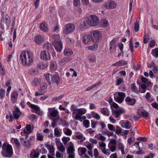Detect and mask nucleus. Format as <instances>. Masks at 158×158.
Masks as SVG:
<instances>
[{
	"label": "nucleus",
	"mask_w": 158,
	"mask_h": 158,
	"mask_svg": "<svg viewBox=\"0 0 158 158\" xmlns=\"http://www.w3.org/2000/svg\"><path fill=\"white\" fill-rule=\"evenodd\" d=\"M75 150L74 146L73 145H71L67 149V153H74Z\"/></svg>",
	"instance_id": "obj_32"
},
{
	"label": "nucleus",
	"mask_w": 158,
	"mask_h": 158,
	"mask_svg": "<svg viewBox=\"0 0 158 158\" xmlns=\"http://www.w3.org/2000/svg\"><path fill=\"white\" fill-rule=\"evenodd\" d=\"M152 54L153 56L156 58L158 57V48H156L152 51Z\"/></svg>",
	"instance_id": "obj_41"
},
{
	"label": "nucleus",
	"mask_w": 158,
	"mask_h": 158,
	"mask_svg": "<svg viewBox=\"0 0 158 158\" xmlns=\"http://www.w3.org/2000/svg\"><path fill=\"white\" fill-rule=\"evenodd\" d=\"M123 79L121 78H119L116 82V85H119L121 83H124Z\"/></svg>",
	"instance_id": "obj_59"
},
{
	"label": "nucleus",
	"mask_w": 158,
	"mask_h": 158,
	"mask_svg": "<svg viewBox=\"0 0 158 158\" xmlns=\"http://www.w3.org/2000/svg\"><path fill=\"white\" fill-rule=\"evenodd\" d=\"M114 99L116 102L119 103H122L124 100L122 98L119 97V96L117 97L114 96Z\"/></svg>",
	"instance_id": "obj_48"
},
{
	"label": "nucleus",
	"mask_w": 158,
	"mask_h": 158,
	"mask_svg": "<svg viewBox=\"0 0 158 158\" xmlns=\"http://www.w3.org/2000/svg\"><path fill=\"white\" fill-rule=\"evenodd\" d=\"M124 112V110L122 108H120L118 110H114L112 109V113L113 115L115 118L119 117L121 114Z\"/></svg>",
	"instance_id": "obj_13"
},
{
	"label": "nucleus",
	"mask_w": 158,
	"mask_h": 158,
	"mask_svg": "<svg viewBox=\"0 0 158 158\" xmlns=\"http://www.w3.org/2000/svg\"><path fill=\"white\" fill-rule=\"evenodd\" d=\"M48 85L46 83H44L40 85V91L44 94L47 91Z\"/></svg>",
	"instance_id": "obj_22"
},
{
	"label": "nucleus",
	"mask_w": 158,
	"mask_h": 158,
	"mask_svg": "<svg viewBox=\"0 0 158 158\" xmlns=\"http://www.w3.org/2000/svg\"><path fill=\"white\" fill-rule=\"evenodd\" d=\"M139 23L136 21L135 23L134 24V29L135 32H138L139 31Z\"/></svg>",
	"instance_id": "obj_52"
},
{
	"label": "nucleus",
	"mask_w": 158,
	"mask_h": 158,
	"mask_svg": "<svg viewBox=\"0 0 158 158\" xmlns=\"http://www.w3.org/2000/svg\"><path fill=\"white\" fill-rule=\"evenodd\" d=\"M39 66L40 69H46L48 66V65L47 64H41L40 65H39Z\"/></svg>",
	"instance_id": "obj_64"
},
{
	"label": "nucleus",
	"mask_w": 158,
	"mask_h": 158,
	"mask_svg": "<svg viewBox=\"0 0 158 158\" xmlns=\"http://www.w3.org/2000/svg\"><path fill=\"white\" fill-rule=\"evenodd\" d=\"M123 124L124 126V127H124L126 129H129L131 127V123L128 121L124 122V123H123Z\"/></svg>",
	"instance_id": "obj_36"
},
{
	"label": "nucleus",
	"mask_w": 158,
	"mask_h": 158,
	"mask_svg": "<svg viewBox=\"0 0 158 158\" xmlns=\"http://www.w3.org/2000/svg\"><path fill=\"white\" fill-rule=\"evenodd\" d=\"M2 149L1 152L2 156L5 157L10 158L13 155L12 147L6 142H4L2 147Z\"/></svg>",
	"instance_id": "obj_2"
},
{
	"label": "nucleus",
	"mask_w": 158,
	"mask_h": 158,
	"mask_svg": "<svg viewBox=\"0 0 158 158\" xmlns=\"http://www.w3.org/2000/svg\"><path fill=\"white\" fill-rule=\"evenodd\" d=\"M65 40L66 42L69 44H73L74 43V40L72 38H69L68 36H67Z\"/></svg>",
	"instance_id": "obj_45"
},
{
	"label": "nucleus",
	"mask_w": 158,
	"mask_h": 158,
	"mask_svg": "<svg viewBox=\"0 0 158 158\" xmlns=\"http://www.w3.org/2000/svg\"><path fill=\"white\" fill-rule=\"evenodd\" d=\"M116 42L115 40H112L110 43V52L111 53H114L116 50Z\"/></svg>",
	"instance_id": "obj_18"
},
{
	"label": "nucleus",
	"mask_w": 158,
	"mask_h": 158,
	"mask_svg": "<svg viewBox=\"0 0 158 158\" xmlns=\"http://www.w3.org/2000/svg\"><path fill=\"white\" fill-rule=\"evenodd\" d=\"M98 124L101 127V129L103 130L106 128V126L105 124L102 121L98 122Z\"/></svg>",
	"instance_id": "obj_53"
},
{
	"label": "nucleus",
	"mask_w": 158,
	"mask_h": 158,
	"mask_svg": "<svg viewBox=\"0 0 158 158\" xmlns=\"http://www.w3.org/2000/svg\"><path fill=\"white\" fill-rule=\"evenodd\" d=\"M91 37L92 40L94 42H98L101 38V34L100 31L98 30H94L90 33Z\"/></svg>",
	"instance_id": "obj_6"
},
{
	"label": "nucleus",
	"mask_w": 158,
	"mask_h": 158,
	"mask_svg": "<svg viewBox=\"0 0 158 158\" xmlns=\"http://www.w3.org/2000/svg\"><path fill=\"white\" fill-rule=\"evenodd\" d=\"M116 138L111 139L110 142L108 145V147L112 152H114L116 150Z\"/></svg>",
	"instance_id": "obj_12"
},
{
	"label": "nucleus",
	"mask_w": 158,
	"mask_h": 158,
	"mask_svg": "<svg viewBox=\"0 0 158 158\" xmlns=\"http://www.w3.org/2000/svg\"><path fill=\"white\" fill-rule=\"evenodd\" d=\"M76 106L74 104H72L70 107V110L73 112V116L74 114L76 115L74 118L77 120H80L81 119V116L85 114L86 112V109L84 108H77Z\"/></svg>",
	"instance_id": "obj_3"
},
{
	"label": "nucleus",
	"mask_w": 158,
	"mask_h": 158,
	"mask_svg": "<svg viewBox=\"0 0 158 158\" xmlns=\"http://www.w3.org/2000/svg\"><path fill=\"white\" fill-rule=\"evenodd\" d=\"M140 113L141 116H142L144 118L148 117L149 114L148 112L145 110L142 111Z\"/></svg>",
	"instance_id": "obj_56"
},
{
	"label": "nucleus",
	"mask_w": 158,
	"mask_h": 158,
	"mask_svg": "<svg viewBox=\"0 0 158 158\" xmlns=\"http://www.w3.org/2000/svg\"><path fill=\"white\" fill-rule=\"evenodd\" d=\"M40 28L41 30L47 32L48 31V28L47 27V25L44 22H43L40 24Z\"/></svg>",
	"instance_id": "obj_26"
},
{
	"label": "nucleus",
	"mask_w": 158,
	"mask_h": 158,
	"mask_svg": "<svg viewBox=\"0 0 158 158\" xmlns=\"http://www.w3.org/2000/svg\"><path fill=\"white\" fill-rule=\"evenodd\" d=\"M145 97L147 101L149 102H151L153 101V99L151 98L150 94L149 92H147L146 93Z\"/></svg>",
	"instance_id": "obj_42"
},
{
	"label": "nucleus",
	"mask_w": 158,
	"mask_h": 158,
	"mask_svg": "<svg viewBox=\"0 0 158 158\" xmlns=\"http://www.w3.org/2000/svg\"><path fill=\"white\" fill-rule=\"evenodd\" d=\"M88 60L90 62H95L96 61V57L94 55H90L88 57Z\"/></svg>",
	"instance_id": "obj_40"
},
{
	"label": "nucleus",
	"mask_w": 158,
	"mask_h": 158,
	"mask_svg": "<svg viewBox=\"0 0 158 158\" xmlns=\"http://www.w3.org/2000/svg\"><path fill=\"white\" fill-rule=\"evenodd\" d=\"M108 24V21L105 19H102L101 21V24L102 27H106Z\"/></svg>",
	"instance_id": "obj_46"
},
{
	"label": "nucleus",
	"mask_w": 158,
	"mask_h": 158,
	"mask_svg": "<svg viewBox=\"0 0 158 158\" xmlns=\"http://www.w3.org/2000/svg\"><path fill=\"white\" fill-rule=\"evenodd\" d=\"M43 38L40 35H37L36 36L35 40V43L39 45L42 44L43 42Z\"/></svg>",
	"instance_id": "obj_23"
},
{
	"label": "nucleus",
	"mask_w": 158,
	"mask_h": 158,
	"mask_svg": "<svg viewBox=\"0 0 158 158\" xmlns=\"http://www.w3.org/2000/svg\"><path fill=\"white\" fill-rule=\"evenodd\" d=\"M58 149L61 152H64L65 151L64 147L62 145H61L57 147Z\"/></svg>",
	"instance_id": "obj_60"
},
{
	"label": "nucleus",
	"mask_w": 158,
	"mask_h": 158,
	"mask_svg": "<svg viewBox=\"0 0 158 158\" xmlns=\"http://www.w3.org/2000/svg\"><path fill=\"white\" fill-rule=\"evenodd\" d=\"M60 82V79L58 74L54 75L52 76V83H55L58 85L59 84Z\"/></svg>",
	"instance_id": "obj_20"
},
{
	"label": "nucleus",
	"mask_w": 158,
	"mask_h": 158,
	"mask_svg": "<svg viewBox=\"0 0 158 158\" xmlns=\"http://www.w3.org/2000/svg\"><path fill=\"white\" fill-rule=\"evenodd\" d=\"M110 149L106 150V148H104L102 150V152L105 154L106 155H109L110 154Z\"/></svg>",
	"instance_id": "obj_61"
},
{
	"label": "nucleus",
	"mask_w": 158,
	"mask_h": 158,
	"mask_svg": "<svg viewBox=\"0 0 158 158\" xmlns=\"http://www.w3.org/2000/svg\"><path fill=\"white\" fill-rule=\"evenodd\" d=\"M141 117V115L139 111H138L136 115H134L133 117V119L135 121L138 120Z\"/></svg>",
	"instance_id": "obj_43"
},
{
	"label": "nucleus",
	"mask_w": 158,
	"mask_h": 158,
	"mask_svg": "<svg viewBox=\"0 0 158 158\" xmlns=\"http://www.w3.org/2000/svg\"><path fill=\"white\" fill-rule=\"evenodd\" d=\"M5 90L3 88H0V99H3L5 96Z\"/></svg>",
	"instance_id": "obj_44"
},
{
	"label": "nucleus",
	"mask_w": 158,
	"mask_h": 158,
	"mask_svg": "<svg viewBox=\"0 0 158 158\" xmlns=\"http://www.w3.org/2000/svg\"><path fill=\"white\" fill-rule=\"evenodd\" d=\"M24 136V137H20V142L25 147L28 149H30L31 148V143L29 140L26 141V139L28 137V135H27L26 136Z\"/></svg>",
	"instance_id": "obj_9"
},
{
	"label": "nucleus",
	"mask_w": 158,
	"mask_h": 158,
	"mask_svg": "<svg viewBox=\"0 0 158 158\" xmlns=\"http://www.w3.org/2000/svg\"><path fill=\"white\" fill-rule=\"evenodd\" d=\"M75 29V25L73 23H69L66 24L63 29V32L64 34H68L74 31Z\"/></svg>",
	"instance_id": "obj_7"
},
{
	"label": "nucleus",
	"mask_w": 158,
	"mask_h": 158,
	"mask_svg": "<svg viewBox=\"0 0 158 158\" xmlns=\"http://www.w3.org/2000/svg\"><path fill=\"white\" fill-rule=\"evenodd\" d=\"M21 112L18 107H16L15 109V110L13 112V115L14 118L16 119H18L21 115Z\"/></svg>",
	"instance_id": "obj_17"
},
{
	"label": "nucleus",
	"mask_w": 158,
	"mask_h": 158,
	"mask_svg": "<svg viewBox=\"0 0 158 158\" xmlns=\"http://www.w3.org/2000/svg\"><path fill=\"white\" fill-rule=\"evenodd\" d=\"M33 55L32 52L29 51L23 52L20 54L19 59L23 65L29 66L33 62Z\"/></svg>",
	"instance_id": "obj_1"
},
{
	"label": "nucleus",
	"mask_w": 158,
	"mask_h": 158,
	"mask_svg": "<svg viewBox=\"0 0 158 158\" xmlns=\"http://www.w3.org/2000/svg\"><path fill=\"white\" fill-rule=\"evenodd\" d=\"M70 139L69 137L64 136L62 137V140L64 145L66 144L67 142L70 140Z\"/></svg>",
	"instance_id": "obj_50"
},
{
	"label": "nucleus",
	"mask_w": 158,
	"mask_h": 158,
	"mask_svg": "<svg viewBox=\"0 0 158 158\" xmlns=\"http://www.w3.org/2000/svg\"><path fill=\"white\" fill-rule=\"evenodd\" d=\"M43 47L46 51L48 52L50 50L52 49V46L51 43H46L44 44Z\"/></svg>",
	"instance_id": "obj_24"
},
{
	"label": "nucleus",
	"mask_w": 158,
	"mask_h": 158,
	"mask_svg": "<svg viewBox=\"0 0 158 158\" xmlns=\"http://www.w3.org/2000/svg\"><path fill=\"white\" fill-rule=\"evenodd\" d=\"M92 116L93 118L97 119L99 120L100 118V116L97 113L93 112Z\"/></svg>",
	"instance_id": "obj_51"
},
{
	"label": "nucleus",
	"mask_w": 158,
	"mask_h": 158,
	"mask_svg": "<svg viewBox=\"0 0 158 158\" xmlns=\"http://www.w3.org/2000/svg\"><path fill=\"white\" fill-rule=\"evenodd\" d=\"M125 101L130 105H133L136 102L135 99H131L130 97H127L125 99Z\"/></svg>",
	"instance_id": "obj_21"
},
{
	"label": "nucleus",
	"mask_w": 158,
	"mask_h": 158,
	"mask_svg": "<svg viewBox=\"0 0 158 158\" xmlns=\"http://www.w3.org/2000/svg\"><path fill=\"white\" fill-rule=\"evenodd\" d=\"M141 80L143 82L147 84L148 85H150L151 84V83L150 81H149L147 78L143 77H141Z\"/></svg>",
	"instance_id": "obj_39"
},
{
	"label": "nucleus",
	"mask_w": 158,
	"mask_h": 158,
	"mask_svg": "<svg viewBox=\"0 0 158 158\" xmlns=\"http://www.w3.org/2000/svg\"><path fill=\"white\" fill-rule=\"evenodd\" d=\"M98 123V122L97 121H94L93 120H91V127L93 128H95Z\"/></svg>",
	"instance_id": "obj_55"
},
{
	"label": "nucleus",
	"mask_w": 158,
	"mask_h": 158,
	"mask_svg": "<svg viewBox=\"0 0 158 158\" xmlns=\"http://www.w3.org/2000/svg\"><path fill=\"white\" fill-rule=\"evenodd\" d=\"M127 63L124 60H120L113 64V66H120L127 64Z\"/></svg>",
	"instance_id": "obj_25"
},
{
	"label": "nucleus",
	"mask_w": 158,
	"mask_h": 158,
	"mask_svg": "<svg viewBox=\"0 0 158 158\" xmlns=\"http://www.w3.org/2000/svg\"><path fill=\"white\" fill-rule=\"evenodd\" d=\"M52 38L54 40L52 44L55 50L57 52H61L63 48V44L60 36L59 35H54Z\"/></svg>",
	"instance_id": "obj_4"
},
{
	"label": "nucleus",
	"mask_w": 158,
	"mask_h": 158,
	"mask_svg": "<svg viewBox=\"0 0 158 158\" xmlns=\"http://www.w3.org/2000/svg\"><path fill=\"white\" fill-rule=\"evenodd\" d=\"M1 16V23H5L7 26H9L10 23V20L9 16L7 15H6L4 16V14L3 12H2Z\"/></svg>",
	"instance_id": "obj_11"
},
{
	"label": "nucleus",
	"mask_w": 158,
	"mask_h": 158,
	"mask_svg": "<svg viewBox=\"0 0 158 158\" xmlns=\"http://www.w3.org/2000/svg\"><path fill=\"white\" fill-rule=\"evenodd\" d=\"M64 97L63 95H61L58 97H54L52 99L53 101H56L60 100L62 98Z\"/></svg>",
	"instance_id": "obj_58"
},
{
	"label": "nucleus",
	"mask_w": 158,
	"mask_h": 158,
	"mask_svg": "<svg viewBox=\"0 0 158 158\" xmlns=\"http://www.w3.org/2000/svg\"><path fill=\"white\" fill-rule=\"evenodd\" d=\"M92 40L91 37L90 35L85 34L84 35L82 39V41L85 44H87Z\"/></svg>",
	"instance_id": "obj_19"
},
{
	"label": "nucleus",
	"mask_w": 158,
	"mask_h": 158,
	"mask_svg": "<svg viewBox=\"0 0 158 158\" xmlns=\"http://www.w3.org/2000/svg\"><path fill=\"white\" fill-rule=\"evenodd\" d=\"M48 115L52 117H57L59 115V112L55 107L53 108H49L48 109Z\"/></svg>",
	"instance_id": "obj_10"
},
{
	"label": "nucleus",
	"mask_w": 158,
	"mask_h": 158,
	"mask_svg": "<svg viewBox=\"0 0 158 158\" xmlns=\"http://www.w3.org/2000/svg\"><path fill=\"white\" fill-rule=\"evenodd\" d=\"M50 68L52 71L55 70L57 68V65L56 62L52 61L50 64Z\"/></svg>",
	"instance_id": "obj_30"
},
{
	"label": "nucleus",
	"mask_w": 158,
	"mask_h": 158,
	"mask_svg": "<svg viewBox=\"0 0 158 158\" xmlns=\"http://www.w3.org/2000/svg\"><path fill=\"white\" fill-rule=\"evenodd\" d=\"M80 150L82 155L84 154L87 151L86 148H78V150L79 151Z\"/></svg>",
	"instance_id": "obj_62"
},
{
	"label": "nucleus",
	"mask_w": 158,
	"mask_h": 158,
	"mask_svg": "<svg viewBox=\"0 0 158 158\" xmlns=\"http://www.w3.org/2000/svg\"><path fill=\"white\" fill-rule=\"evenodd\" d=\"M26 129H24L23 131L21 132V134L22 136H26L27 135L29 136V134L31 133L32 130L31 129V126L30 124H27L25 127Z\"/></svg>",
	"instance_id": "obj_14"
},
{
	"label": "nucleus",
	"mask_w": 158,
	"mask_h": 158,
	"mask_svg": "<svg viewBox=\"0 0 158 158\" xmlns=\"http://www.w3.org/2000/svg\"><path fill=\"white\" fill-rule=\"evenodd\" d=\"M30 155L31 158H36L38 157L40 153L39 152H36L35 150H32Z\"/></svg>",
	"instance_id": "obj_28"
},
{
	"label": "nucleus",
	"mask_w": 158,
	"mask_h": 158,
	"mask_svg": "<svg viewBox=\"0 0 158 158\" xmlns=\"http://www.w3.org/2000/svg\"><path fill=\"white\" fill-rule=\"evenodd\" d=\"M99 20L97 16L94 15H91L86 21V23L89 25L95 27L99 23Z\"/></svg>",
	"instance_id": "obj_5"
},
{
	"label": "nucleus",
	"mask_w": 158,
	"mask_h": 158,
	"mask_svg": "<svg viewBox=\"0 0 158 158\" xmlns=\"http://www.w3.org/2000/svg\"><path fill=\"white\" fill-rule=\"evenodd\" d=\"M48 150L49 152L51 155L52 156L54 155L55 148L53 146L50 148Z\"/></svg>",
	"instance_id": "obj_63"
},
{
	"label": "nucleus",
	"mask_w": 158,
	"mask_h": 158,
	"mask_svg": "<svg viewBox=\"0 0 158 158\" xmlns=\"http://www.w3.org/2000/svg\"><path fill=\"white\" fill-rule=\"evenodd\" d=\"M73 4L75 6L78 7L80 4V0H73Z\"/></svg>",
	"instance_id": "obj_57"
},
{
	"label": "nucleus",
	"mask_w": 158,
	"mask_h": 158,
	"mask_svg": "<svg viewBox=\"0 0 158 158\" xmlns=\"http://www.w3.org/2000/svg\"><path fill=\"white\" fill-rule=\"evenodd\" d=\"M86 23L85 21L81 23H80L78 28L81 30H83L86 27Z\"/></svg>",
	"instance_id": "obj_35"
},
{
	"label": "nucleus",
	"mask_w": 158,
	"mask_h": 158,
	"mask_svg": "<svg viewBox=\"0 0 158 158\" xmlns=\"http://www.w3.org/2000/svg\"><path fill=\"white\" fill-rule=\"evenodd\" d=\"M98 45L97 44H94L93 46H88L87 47L88 49L91 51H94L98 48Z\"/></svg>",
	"instance_id": "obj_47"
},
{
	"label": "nucleus",
	"mask_w": 158,
	"mask_h": 158,
	"mask_svg": "<svg viewBox=\"0 0 158 158\" xmlns=\"http://www.w3.org/2000/svg\"><path fill=\"white\" fill-rule=\"evenodd\" d=\"M52 76L49 73H47L45 75V79L49 85L51 84Z\"/></svg>",
	"instance_id": "obj_29"
},
{
	"label": "nucleus",
	"mask_w": 158,
	"mask_h": 158,
	"mask_svg": "<svg viewBox=\"0 0 158 158\" xmlns=\"http://www.w3.org/2000/svg\"><path fill=\"white\" fill-rule=\"evenodd\" d=\"M76 134H78L77 135L75 136L78 139L81 140L82 139L83 140H85V138L83 137V135L80 132H77L76 133Z\"/></svg>",
	"instance_id": "obj_37"
},
{
	"label": "nucleus",
	"mask_w": 158,
	"mask_h": 158,
	"mask_svg": "<svg viewBox=\"0 0 158 158\" xmlns=\"http://www.w3.org/2000/svg\"><path fill=\"white\" fill-rule=\"evenodd\" d=\"M117 6L116 3L114 1L109 0L105 2L103 5V7L107 9H112L115 8Z\"/></svg>",
	"instance_id": "obj_8"
},
{
	"label": "nucleus",
	"mask_w": 158,
	"mask_h": 158,
	"mask_svg": "<svg viewBox=\"0 0 158 158\" xmlns=\"http://www.w3.org/2000/svg\"><path fill=\"white\" fill-rule=\"evenodd\" d=\"M131 90L133 92L135 93H138V88L135 86L134 83L131 84Z\"/></svg>",
	"instance_id": "obj_38"
},
{
	"label": "nucleus",
	"mask_w": 158,
	"mask_h": 158,
	"mask_svg": "<svg viewBox=\"0 0 158 158\" xmlns=\"http://www.w3.org/2000/svg\"><path fill=\"white\" fill-rule=\"evenodd\" d=\"M89 122L88 120L86 119L83 121V124L84 126L86 128H88L89 127Z\"/></svg>",
	"instance_id": "obj_49"
},
{
	"label": "nucleus",
	"mask_w": 158,
	"mask_h": 158,
	"mask_svg": "<svg viewBox=\"0 0 158 158\" xmlns=\"http://www.w3.org/2000/svg\"><path fill=\"white\" fill-rule=\"evenodd\" d=\"M64 54L65 56H69L73 54V52L72 50L69 48H66L64 51Z\"/></svg>",
	"instance_id": "obj_31"
},
{
	"label": "nucleus",
	"mask_w": 158,
	"mask_h": 158,
	"mask_svg": "<svg viewBox=\"0 0 158 158\" xmlns=\"http://www.w3.org/2000/svg\"><path fill=\"white\" fill-rule=\"evenodd\" d=\"M118 149L119 150H121L122 155L125 154L124 147L122 143H119L118 144Z\"/></svg>",
	"instance_id": "obj_34"
},
{
	"label": "nucleus",
	"mask_w": 158,
	"mask_h": 158,
	"mask_svg": "<svg viewBox=\"0 0 158 158\" xmlns=\"http://www.w3.org/2000/svg\"><path fill=\"white\" fill-rule=\"evenodd\" d=\"M18 96V94L17 91H14L11 94L10 100L12 103H15L17 101Z\"/></svg>",
	"instance_id": "obj_16"
},
{
	"label": "nucleus",
	"mask_w": 158,
	"mask_h": 158,
	"mask_svg": "<svg viewBox=\"0 0 158 158\" xmlns=\"http://www.w3.org/2000/svg\"><path fill=\"white\" fill-rule=\"evenodd\" d=\"M40 57L42 60H47L50 59V55L48 52L44 50L41 53Z\"/></svg>",
	"instance_id": "obj_15"
},
{
	"label": "nucleus",
	"mask_w": 158,
	"mask_h": 158,
	"mask_svg": "<svg viewBox=\"0 0 158 158\" xmlns=\"http://www.w3.org/2000/svg\"><path fill=\"white\" fill-rule=\"evenodd\" d=\"M64 133L66 135L70 136L72 134V131L69 128H64L63 129Z\"/></svg>",
	"instance_id": "obj_33"
},
{
	"label": "nucleus",
	"mask_w": 158,
	"mask_h": 158,
	"mask_svg": "<svg viewBox=\"0 0 158 158\" xmlns=\"http://www.w3.org/2000/svg\"><path fill=\"white\" fill-rule=\"evenodd\" d=\"M100 112L105 116H108L109 115V111L106 107H104L101 108Z\"/></svg>",
	"instance_id": "obj_27"
},
{
	"label": "nucleus",
	"mask_w": 158,
	"mask_h": 158,
	"mask_svg": "<svg viewBox=\"0 0 158 158\" xmlns=\"http://www.w3.org/2000/svg\"><path fill=\"white\" fill-rule=\"evenodd\" d=\"M54 135L57 137H60L61 135L58 128H56L54 130Z\"/></svg>",
	"instance_id": "obj_54"
}]
</instances>
